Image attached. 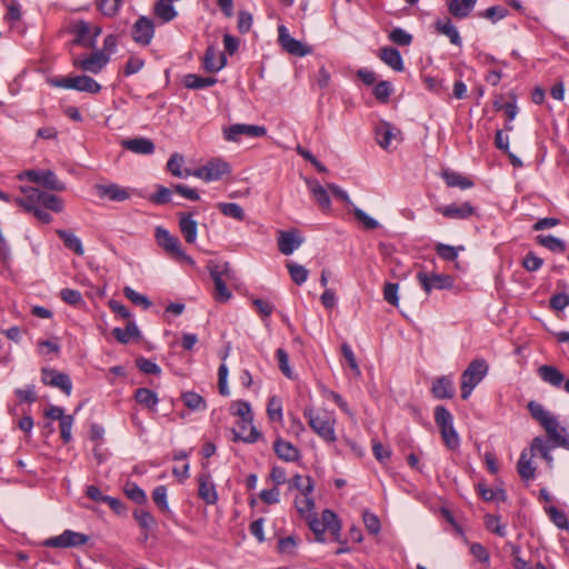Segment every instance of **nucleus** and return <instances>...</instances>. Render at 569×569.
<instances>
[{"label": "nucleus", "mask_w": 569, "mask_h": 569, "mask_svg": "<svg viewBox=\"0 0 569 569\" xmlns=\"http://www.w3.org/2000/svg\"><path fill=\"white\" fill-rule=\"evenodd\" d=\"M528 410L531 417L540 423L545 429L548 438L556 447H561L569 450V435L566 433V428L559 427L558 420L545 407L536 401L528 403Z\"/></svg>", "instance_id": "obj_1"}, {"label": "nucleus", "mask_w": 569, "mask_h": 569, "mask_svg": "<svg viewBox=\"0 0 569 569\" xmlns=\"http://www.w3.org/2000/svg\"><path fill=\"white\" fill-rule=\"evenodd\" d=\"M303 417L308 420L312 431L323 441L332 443L337 440L335 430L336 419L332 413L326 410L317 411L313 407H306Z\"/></svg>", "instance_id": "obj_2"}, {"label": "nucleus", "mask_w": 569, "mask_h": 569, "mask_svg": "<svg viewBox=\"0 0 569 569\" xmlns=\"http://www.w3.org/2000/svg\"><path fill=\"white\" fill-rule=\"evenodd\" d=\"M67 31L73 36L70 42L71 46L96 49L97 39L101 34L102 29L101 27L91 24L83 19H77L69 23Z\"/></svg>", "instance_id": "obj_3"}, {"label": "nucleus", "mask_w": 569, "mask_h": 569, "mask_svg": "<svg viewBox=\"0 0 569 569\" xmlns=\"http://www.w3.org/2000/svg\"><path fill=\"white\" fill-rule=\"evenodd\" d=\"M489 370L485 359L472 360L461 375V398L467 400L473 389L483 380Z\"/></svg>", "instance_id": "obj_4"}, {"label": "nucleus", "mask_w": 569, "mask_h": 569, "mask_svg": "<svg viewBox=\"0 0 569 569\" xmlns=\"http://www.w3.org/2000/svg\"><path fill=\"white\" fill-rule=\"evenodd\" d=\"M309 528L316 535V540L318 542L325 541L323 536L326 531H329L337 540H339L341 522L332 510L325 509L320 519L312 517L309 520Z\"/></svg>", "instance_id": "obj_5"}, {"label": "nucleus", "mask_w": 569, "mask_h": 569, "mask_svg": "<svg viewBox=\"0 0 569 569\" xmlns=\"http://www.w3.org/2000/svg\"><path fill=\"white\" fill-rule=\"evenodd\" d=\"M50 83L56 88L77 90L92 94L101 91V86L93 78L86 74L76 77H57L52 78Z\"/></svg>", "instance_id": "obj_6"}, {"label": "nucleus", "mask_w": 569, "mask_h": 569, "mask_svg": "<svg viewBox=\"0 0 569 569\" xmlns=\"http://www.w3.org/2000/svg\"><path fill=\"white\" fill-rule=\"evenodd\" d=\"M211 456H213V443L207 442L202 449L203 472L198 476V496L207 503H213V483L209 471Z\"/></svg>", "instance_id": "obj_7"}, {"label": "nucleus", "mask_w": 569, "mask_h": 569, "mask_svg": "<svg viewBox=\"0 0 569 569\" xmlns=\"http://www.w3.org/2000/svg\"><path fill=\"white\" fill-rule=\"evenodd\" d=\"M154 238L159 247H161L171 258L178 261L192 262V259L182 250L179 239L172 236L167 229L157 227Z\"/></svg>", "instance_id": "obj_8"}, {"label": "nucleus", "mask_w": 569, "mask_h": 569, "mask_svg": "<svg viewBox=\"0 0 569 569\" xmlns=\"http://www.w3.org/2000/svg\"><path fill=\"white\" fill-rule=\"evenodd\" d=\"M222 137L229 142H240L241 137L261 138L267 134V128L259 124L234 123L229 127H223Z\"/></svg>", "instance_id": "obj_9"}, {"label": "nucleus", "mask_w": 569, "mask_h": 569, "mask_svg": "<svg viewBox=\"0 0 569 569\" xmlns=\"http://www.w3.org/2000/svg\"><path fill=\"white\" fill-rule=\"evenodd\" d=\"M417 280L426 293L432 290H447L453 287V278L449 274L419 271Z\"/></svg>", "instance_id": "obj_10"}, {"label": "nucleus", "mask_w": 569, "mask_h": 569, "mask_svg": "<svg viewBox=\"0 0 569 569\" xmlns=\"http://www.w3.org/2000/svg\"><path fill=\"white\" fill-rule=\"evenodd\" d=\"M88 541L89 537L87 535L67 529L59 536L46 539L43 546L48 548H76L86 545Z\"/></svg>", "instance_id": "obj_11"}, {"label": "nucleus", "mask_w": 569, "mask_h": 569, "mask_svg": "<svg viewBox=\"0 0 569 569\" xmlns=\"http://www.w3.org/2000/svg\"><path fill=\"white\" fill-rule=\"evenodd\" d=\"M29 179L32 182L40 183L52 191H64L66 184L60 181L52 170H27L19 174V179Z\"/></svg>", "instance_id": "obj_12"}, {"label": "nucleus", "mask_w": 569, "mask_h": 569, "mask_svg": "<svg viewBox=\"0 0 569 569\" xmlns=\"http://www.w3.org/2000/svg\"><path fill=\"white\" fill-rule=\"evenodd\" d=\"M109 62V56L103 51H93L90 56L73 59V66L82 71L98 74Z\"/></svg>", "instance_id": "obj_13"}, {"label": "nucleus", "mask_w": 569, "mask_h": 569, "mask_svg": "<svg viewBox=\"0 0 569 569\" xmlns=\"http://www.w3.org/2000/svg\"><path fill=\"white\" fill-rule=\"evenodd\" d=\"M41 381L46 386L60 389L66 396H70L72 391V381L69 375L57 371L51 368L41 370Z\"/></svg>", "instance_id": "obj_14"}, {"label": "nucleus", "mask_w": 569, "mask_h": 569, "mask_svg": "<svg viewBox=\"0 0 569 569\" xmlns=\"http://www.w3.org/2000/svg\"><path fill=\"white\" fill-rule=\"evenodd\" d=\"M278 40L282 49L292 56L305 57L312 52L310 47L292 38L288 29L282 24L278 27Z\"/></svg>", "instance_id": "obj_15"}, {"label": "nucleus", "mask_w": 569, "mask_h": 569, "mask_svg": "<svg viewBox=\"0 0 569 569\" xmlns=\"http://www.w3.org/2000/svg\"><path fill=\"white\" fill-rule=\"evenodd\" d=\"M154 34V23L148 17H140L132 26L131 37L140 46L150 44Z\"/></svg>", "instance_id": "obj_16"}, {"label": "nucleus", "mask_w": 569, "mask_h": 569, "mask_svg": "<svg viewBox=\"0 0 569 569\" xmlns=\"http://www.w3.org/2000/svg\"><path fill=\"white\" fill-rule=\"evenodd\" d=\"M278 248L279 251L284 256L292 254L302 243L303 238L296 229L279 231L278 232Z\"/></svg>", "instance_id": "obj_17"}, {"label": "nucleus", "mask_w": 569, "mask_h": 569, "mask_svg": "<svg viewBox=\"0 0 569 569\" xmlns=\"http://www.w3.org/2000/svg\"><path fill=\"white\" fill-rule=\"evenodd\" d=\"M94 190L100 199H109L111 201H126L130 198V191L117 183H97Z\"/></svg>", "instance_id": "obj_18"}, {"label": "nucleus", "mask_w": 569, "mask_h": 569, "mask_svg": "<svg viewBox=\"0 0 569 569\" xmlns=\"http://www.w3.org/2000/svg\"><path fill=\"white\" fill-rule=\"evenodd\" d=\"M436 211L441 213L445 218L455 220H465L473 216L476 209L470 202L451 203L448 206L437 207Z\"/></svg>", "instance_id": "obj_19"}, {"label": "nucleus", "mask_w": 569, "mask_h": 569, "mask_svg": "<svg viewBox=\"0 0 569 569\" xmlns=\"http://www.w3.org/2000/svg\"><path fill=\"white\" fill-rule=\"evenodd\" d=\"M23 197H17L13 202L21 207L26 212L30 213L34 208L40 206L41 190L33 187H21Z\"/></svg>", "instance_id": "obj_20"}, {"label": "nucleus", "mask_w": 569, "mask_h": 569, "mask_svg": "<svg viewBox=\"0 0 569 569\" xmlns=\"http://www.w3.org/2000/svg\"><path fill=\"white\" fill-rule=\"evenodd\" d=\"M223 276H226L227 279L230 278L228 263H226L222 269L216 263V303H226L232 298V292L226 284L222 278Z\"/></svg>", "instance_id": "obj_21"}, {"label": "nucleus", "mask_w": 569, "mask_h": 569, "mask_svg": "<svg viewBox=\"0 0 569 569\" xmlns=\"http://www.w3.org/2000/svg\"><path fill=\"white\" fill-rule=\"evenodd\" d=\"M375 131L378 144L385 150H388L392 139L401 134L399 129L387 121H381Z\"/></svg>", "instance_id": "obj_22"}, {"label": "nucleus", "mask_w": 569, "mask_h": 569, "mask_svg": "<svg viewBox=\"0 0 569 569\" xmlns=\"http://www.w3.org/2000/svg\"><path fill=\"white\" fill-rule=\"evenodd\" d=\"M232 431L234 441L240 440L247 443H253L261 437V433L252 422H244L243 420H240L238 422V428H234Z\"/></svg>", "instance_id": "obj_23"}, {"label": "nucleus", "mask_w": 569, "mask_h": 569, "mask_svg": "<svg viewBox=\"0 0 569 569\" xmlns=\"http://www.w3.org/2000/svg\"><path fill=\"white\" fill-rule=\"evenodd\" d=\"M273 450L279 459L288 462L297 461L300 458L299 449L291 442L281 438L273 442Z\"/></svg>", "instance_id": "obj_24"}, {"label": "nucleus", "mask_w": 569, "mask_h": 569, "mask_svg": "<svg viewBox=\"0 0 569 569\" xmlns=\"http://www.w3.org/2000/svg\"><path fill=\"white\" fill-rule=\"evenodd\" d=\"M431 393L437 399H451L455 396V386L450 377L437 378L431 388Z\"/></svg>", "instance_id": "obj_25"}, {"label": "nucleus", "mask_w": 569, "mask_h": 569, "mask_svg": "<svg viewBox=\"0 0 569 569\" xmlns=\"http://www.w3.org/2000/svg\"><path fill=\"white\" fill-rule=\"evenodd\" d=\"M378 57L395 71H402L405 68L400 51L393 47L381 48Z\"/></svg>", "instance_id": "obj_26"}, {"label": "nucleus", "mask_w": 569, "mask_h": 569, "mask_svg": "<svg viewBox=\"0 0 569 569\" xmlns=\"http://www.w3.org/2000/svg\"><path fill=\"white\" fill-rule=\"evenodd\" d=\"M121 144L138 154H151L154 151V143L148 138L124 139Z\"/></svg>", "instance_id": "obj_27"}, {"label": "nucleus", "mask_w": 569, "mask_h": 569, "mask_svg": "<svg viewBox=\"0 0 569 569\" xmlns=\"http://www.w3.org/2000/svg\"><path fill=\"white\" fill-rule=\"evenodd\" d=\"M179 228L188 243H193L197 239V222L192 219V214L188 212L179 213Z\"/></svg>", "instance_id": "obj_28"}, {"label": "nucleus", "mask_w": 569, "mask_h": 569, "mask_svg": "<svg viewBox=\"0 0 569 569\" xmlns=\"http://www.w3.org/2000/svg\"><path fill=\"white\" fill-rule=\"evenodd\" d=\"M539 377L550 386L559 388L565 383L563 373L553 366L543 365L538 369Z\"/></svg>", "instance_id": "obj_29"}, {"label": "nucleus", "mask_w": 569, "mask_h": 569, "mask_svg": "<svg viewBox=\"0 0 569 569\" xmlns=\"http://www.w3.org/2000/svg\"><path fill=\"white\" fill-rule=\"evenodd\" d=\"M435 28L437 32L447 36L452 44L461 46V37L459 34V31L452 24L449 18L437 20L435 22Z\"/></svg>", "instance_id": "obj_30"}, {"label": "nucleus", "mask_w": 569, "mask_h": 569, "mask_svg": "<svg viewBox=\"0 0 569 569\" xmlns=\"http://www.w3.org/2000/svg\"><path fill=\"white\" fill-rule=\"evenodd\" d=\"M239 46H240L239 38L231 36L229 33H226L223 36L224 52L220 53V56H219V63H218V66H216V73L227 66L226 53L233 56L238 51Z\"/></svg>", "instance_id": "obj_31"}, {"label": "nucleus", "mask_w": 569, "mask_h": 569, "mask_svg": "<svg viewBox=\"0 0 569 569\" xmlns=\"http://www.w3.org/2000/svg\"><path fill=\"white\" fill-rule=\"evenodd\" d=\"M184 158L182 154L172 153L167 162L168 171L177 178H188L191 174V169L183 168Z\"/></svg>", "instance_id": "obj_32"}, {"label": "nucleus", "mask_w": 569, "mask_h": 569, "mask_svg": "<svg viewBox=\"0 0 569 569\" xmlns=\"http://www.w3.org/2000/svg\"><path fill=\"white\" fill-rule=\"evenodd\" d=\"M112 336L118 342L127 345L131 339L140 338V330L134 321L129 320L124 329L114 328Z\"/></svg>", "instance_id": "obj_33"}, {"label": "nucleus", "mask_w": 569, "mask_h": 569, "mask_svg": "<svg viewBox=\"0 0 569 569\" xmlns=\"http://www.w3.org/2000/svg\"><path fill=\"white\" fill-rule=\"evenodd\" d=\"M477 0H450L449 12L458 19L467 18L476 6Z\"/></svg>", "instance_id": "obj_34"}, {"label": "nucleus", "mask_w": 569, "mask_h": 569, "mask_svg": "<svg viewBox=\"0 0 569 569\" xmlns=\"http://www.w3.org/2000/svg\"><path fill=\"white\" fill-rule=\"evenodd\" d=\"M56 232L63 241L66 248L72 250L78 256H82L84 253L81 240L73 232L64 229H58Z\"/></svg>", "instance_id": "obj_35"}, {"label": "nucleus", "mask_w": 569, "mask_h": 569, "mask_svg": "<svg viewBox=\"0 0 569 569\" xmlns=\"http://www.w3.org/2000/svg\"><path fill=\"white\" fill-rule=\"evenodd\" d=\"M517 471L522 480L530 481L536 476V467L533 466L531 458L528 456L527 451H522L520 453L519 460L517 462Z\"/></svg>", "instance_id": "obj_36"}, {"label": "nucleus", "mask_w": 569, "mask_h": 569, "mask_svg": "<svg viewBox=\"0 0 569 569\" xmlns=\"http://www.w3.org/2000/svg\"><path fill=\"white\" fill-rule=\"evenodd\" d=\"M308 187L319 207L323 210L330 209L331 200L328 190L316 180L309 181Z\"/></svg>", "instance_id": "obj_37"}, {"label": "nucleus", "mask_w": 569, "mask_h": 569, "mask_svg": "<svg viewBox=\"0 0 569 569\" xmlns=\"http://www.w3.org/2000/svg\"><path fill=\"white\" fill-rule=\"evenodd\" d=\"M536 242L555 253H562L566 251V242L551 234H539L536 237Z\"/></svg>", "instance_id": "obj_38"}, {"label": "nucleus", "mask_w": 569, "mask_h": 569, "mask_svg": "<svg viewBox=\"0 0 569 569\" xmlns=\"http://www.w3.org/2000/svg\"><path fill=\"white\" fill-rule=\"evenodd\" d=\"M134 400L150 410H154L159 402L157 393L148 388H138L134 391Z\"/></svg>", "instance_id": "obj_39"}, {"label": "nucleus", "mask_w": 569, "mask_h": 569, "mask_svg": "<svg viewBox=\"0 0 569 569\" xmlns=\"http://www.w3.org/2000/svg\"><path fill=\"white\" fill-rule=\"evenodd\" d=\"M154 14L163 22L173 20L177 11L172 4V0H159L154 4Z\"/></svg>", "instance_id": "obj_40"}, {"label": "nucleus", "mask_w": 569, "mask_h": 569, "mask_svg": "<svg viewBox=\"0 0 569 569\" xmlns=\"http://www.w3.org/2000/svg\"><path fill=\"white\" fill-rule=\"evenodd\" d=\"M442 178L445 179L448 187H459L460 189H468L473 186V182L470 179L455 171L445 170L442 172Z\"/></svg>", "instance_id": "obj_41"}, {"label": "nucleus", "mask_w": 569, "mask_h": 569, "mask_svg": "<svg viewBox=\"0 0 569 569\" xmlns=\"http://www.w3.org/2000/svg\"><path fill=\"white\" fill-rule=\"evenodd\" d=\"M229 410L232 416L239 417L240 420H243L244 422H252V420H253L251 407H250L249 402H247V401H242V400L233 401L230 405Z\"/></svg>", "instance_id": "obj_42"}, {"label": "nucleus", "mask_w": 569, "mask_h": 569, "mask_svg": "<svg viewBox=\"0 0 569 569\" xmlns=\"http://www.w3.org/2000/svg\"><path fill=\"white\" fill-rule=\"evenodd\" d=\"M182 83L188 89H202L213 84L212 77H200L198 74L189 73L183 76Z\"/></svg>", "instance_id": "obj_43"}, {"label": "nucleus", "mask_w": 569, "mask_h": 569, "mask_svg": "<svg viewBox=\"0 0 569 569\" xmlns=\"http://www.w3.org/2000/svg\"><path fill=\"white\" fill-rule=\"evenodd\" d=\"M124 495L137 505L147 503L146 492L133 481H127L123 487Z\"/></svg>", "instance_id": "obj_44"}, {"label": "nucleus", "mask_w": 569, "mask_h": 569, "mask_svg": "<svg viewBox=\"0 0 569 569\" xmlns=\"http://www.w3.org/2000/svg\"><path fill=\"white\" fill-rule=\"evenodd\" d=\"M40 206L53 212H61L63 210L62 199L56 194L48 193L46 191H41Z\"/></svg>", "instance_id": "obj_45"}, {"label": "nucleus", "mask_w": 569, "mask_h": 569, "mask_svg": "<svg viewBox=\"0 0 569 569\" xmlns=\"http://www.w3.org/2000/svg\"><path fill=\"white\" fill-rule=\"evenodd\" d=\"M122 3L123 0H96L97 9L108 18L114 17Z\"/></svg>", "instance_id": "obj_46"}, {"label": "nucleus", "mask_w": 569, "mask_h": 569, "mask_svg": "<svg viewBox=\"0 0 569 569\" xmlns=\"http://www.w3.org/2000/svg\"><path fill=\"white\" fill-rule=\"evenodd\" d=\"M287 269L291 280L296 284L300 286L307 281L309 271L303 266L289 261L287 262Z\"/></svg>", "instance_id": "obj_47"}, {"label": "nucleus", "mask_w": 569, "mask_h": 569, "mask_svg": "<svg viewBox=\"0 0 569 569\" xmlns=\"http://www.w3.org/2000/svg\"><path fill=\"white\" fill-rule=\"evenodd\" d=\"M123 295L132 303H134L136 306H140L144 310L149 309L152 306L151 300L147 296L137 292L134 289H132L129 286L123 288Z\"/></svg>", "instance_id": "obj_48"}, {"label": "nucleus", "mask_w": 569, "mask_h": 569, "mask_svg": "<svg viewBox=\"0 0 569 569\" xmlns=\"http://www.w3.org/2000/svg\"><path fill=\"white\" fill-rule=\"evenodd\" d=\"M435 250L442 260L455 261L458 258L459 251L463 250V247H453L439 242L436 244Z\"/></svg>", "instance_id": "obj_49"}, {"label": "nucleus", "mask_w": 569, "mask_h": 569, "mask_svg": "<svg viewBox=\"0 0 569 569\" xmlns=\"http://www.w3.org/2000/svg\"><path fill=\"white\" fill-rule=\"evenodd\" d=\"M133 518L144 530H150L156 526L154 517L143 508L136 509L133 511Z\"/></svg>", "instance_id": "obj_50"}, {"label": "nucleus", "mask_w": 569, "mask_h": 569, "mask_svg": "<svg viewBox=\"0 0 569 569\" xmlns=\"http://www.w3.org/2000/svg\"><path fill=\"white\" fill-rule=\"evenodd\" d=\"M392 91L393 89L391 82L382 80L375 86L373 96L379 102L387 103L390 99Z\"/></svg>", "instance_id": "obj_51"}, {"label": "nucleus", "mask_w": 569, "mask_h": 569, "mask_svg": "<svg viewBox=\"0 0 569 569\" xmlns=\"http://www.w3.org/2000/svg\"><path fill=\"white\" fill-rule=\"evenodd\" d=\"M220 211L226 216L233 218L238 221H242L244 219L243 209L233 202H221L218 204Z\"/></svg>", "instance_id": "obj_52"}, {"label": "nucleus", "mask_w": 569, "mask_h": 569, "mask_svg": "<svg viewBox=\"0 0 569 569\" xmlns=\"http://www.w3.org/2000/svg\"><path fill=\"white\" fill-rule=\"evenodd\" d=\"M440 432H441V437L445 441V445L451 449V450H455L459 447L460 445V438L453 427V423L446 427V428H441L440 429Z\"/></svg>", "instance_id": "obj_53"}, {"label": "nucleus", "mask_w": 569, "mask_h": 569, "mask_svg": "<svg viewBox=\"0 0 569 569\" xmlns=\"http://www.w3.org/2000/svg\"><path fill=\"white\" fill-rule=\"evenodd\" d=\"M435 421L439 429H441L452 425L453 417L445 406H437L435 408Z\"/></svg>", "instance_id": "obj_54"}, {"label": "nucleus", "mask_w": 569, "mask_h": 569, "mask_svg": "<svg viewBox=\"0 0 569 569\" xmlns=\"http://www.w3.org/2000/svg\"><path fill=\"white\" fill-rule=\"evenodd\" d=\"M298 546V539L295 536H289L279 539L278 551L282 555L293 556L296 555Z\"/></svg>", "instance_id": "obj_55"}, {"label": "nucleus", "mask_w": 569, "mask_h": 569, "mask_svg": "<svg viewBox=\"0 0 569 569\" xmlns=\"http://www.w3.org/2000/svg\"><path fill=\"white\" fill-rule=\"evenodd\" d=\"M276 359L278 360L279 369L283 373V376H286L289 379H292L293 378V373H292V370H291V368L289 366L288 352L284 349H282V348H278L276 350Z\"/></svg>", "instance_id": "obj_56"}, {"label": "nucleus", "mask_w": 569, "mask_h": 569, "mask_svg": "<svg viewBox=\"0 0 569 569\" xmlns=\"http://www.w3.org/2000/svg\"><path fill=\"white\" fill-rule=\"evenodd\" d=\"M267 413L271 421L280 422L282 420V405L280 399L272 397L268 401Z\"/></svg>", "instance_id": "obj_57"}, {"label": "nucleus", "mask_w": 569, "mask_h": 569, "mask_svg": "<svg viewBox=\"0 0 569 569\" xmlns=\"http://www.w3.org/2000/svg\"><path fill=\"white\" fill-rule=\"evenodd\" d=\"M548 515L551 521L560 529L569 530V521L563 511L559 510L557 507H550L548 509Z\"/></svg>", "instance_id": "obj_58"}, {"label": "nucleus", "mask_w": 569, "mask_h": 569, "mask_svg": "<svg viewBox=\"0 0 569 569\" xmlns=\"http://www.w3.org/2000/svg\"><path fill=\"white\" fill-rule=\"evenodd\" d=\"M173 189L159 186L157 192L150 196V201L156 204H166L171 202Z\"/></svg>", "instance_id": "obj_59"}, {"label": "nucleus", "mask_w": 569, "mask_h": 569, "mask_svg": "<svg viewBox=\"0 0 569 569\" xmlns=\"http://www.w3.org/2000/svg\"><path fill=\"white\" fill-rule=\"evenodd\" d=\"M389 39L398 46H409L412 42V36L401 28H393L389 33Z\"/></svg>", "instance_id": "obj_60"}, {"label": "nucleus", "mask_w": 569, "mask_h": 569, "mask_svg": "<svg viewBox=\"0 0 569 569\" xmlns=\"http://www.w3.org/2000/svg\"><path fill=\"white\" fill-rule=\"evenodd\" d=\"M182 400L184 406L191 410H199L206 407L203 398L196 392H184Z\"/></svg>", "instance_id": "obj_61"}, {"label": "nucleus", "mask_w": 569, "mask_h": 569, "mask_svg": "<svg viewBox=\"0 0 569 569\" xmlns=\"http://www.w3.org/2000/svg\"><path fill=\"white\" fill-rule=\"evenodd\" d=\"M136 366L141 372L147 373V375H160L161 373V368L154 361L143 358V357H139L136 360Z\"/></svg>", "instance_id": "obj_62"}, {"label": "nucleus", "mask_w": 569, "mask_h": 569, "mask_svg": "<svg viewBox=\"0 0 569 569\" xmlns=\"http://www.w3.org/2000/svg\"><path fill=\"white\" fill-rule=\"evenodd\" d=\"M353 216L358 220V222L362 223L365 229L367 230H375L379 227V222L367 214L363 210L355 207L353 209Z\"/></svg>", "instance_id": "obj_63"}, {"label": "nucleus", "mask_w": 569, "mask_h": 569, "mask_svg": "<svg viewBox=\"0 0 569 569\" xmlns=\"http://www.w3.org/2000/svg\"><path fill=\"white\" fill-rule=\"evenodd\" d=\"M295 503L300 515H306L310 512L315 507V501L310 497V493H301L300 497L296 498Z\"/></svg>", "instance_id": "obj_64"}]
</instances>
